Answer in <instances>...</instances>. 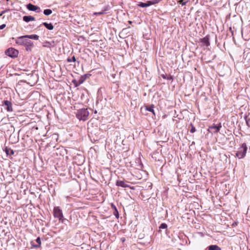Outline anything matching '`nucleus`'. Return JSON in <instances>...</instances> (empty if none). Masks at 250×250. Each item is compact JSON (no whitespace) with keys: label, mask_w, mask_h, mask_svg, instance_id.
<instances>
[{"label":"nucleus","mask_w":250,"mask_h":250,"mask_svg":"<svg viewBox=\"0 0 250 250\" xmlns=\"http://www.w3.org/2000/svg\"><path fill=\"white\" fill-rule=\"evenodd\" d=\"M16 43L19 45H24L27 51L30 50L33 46V43L28 39L25 36L18 38L16 40Z\"/></svg>","instance_id":"nucleus-1"},{"label":"nucleus","mask_w":250,"mask_h":250,"mask_svg":"<svg viewBox=\"0 0 250 250\" xmlns=\"http://www.w3.org/2000/svg\"><path fill=\"white\" fill-rule=\"evenodd\" d=\"M89 112L87 109L82 108L77 111L76 117L79 120L85 121L87 119Z\"/></svg>","instance_id":"nucleus-2"},{"label":"nucleus","mask_w":250,"mask_h":250,"mask_svg":"<svg viewBox=\"0 0 250 250\" xmlns=\"http://www.w3.org/2000/svg\"><path fill=\"white\" fill-rule=\"evenodd\" d=\"M247 148L246 144L245 143H243L241 147L238 148V150L236 153V157L239 159L244 158L246 156Z\"/></svg>","instance_id":"nucleus-3"},{"label":"nucleus","mask_w":250,"mask_h":250,"mask_svg":"<svg viewBox=\"0 0 250 250\" xmlns=\"http://www.w3.org/2000/svg\"><path fill=\"white\" fill-rule=\"evenodd\" d=\"M18 53V51L13 48H9L5 51V54L11 58L16 57Z\"/></svg>","instance_id":"nucleus-4"},{"label":"nucleus","mask_w":250,"mask_h":250,"mask_svg":"<svg viewBox=\"0 0 250 250\" xmlns=\"http://www.w3.org/2000/svg\"><path fill=\"white\" fill-rule=\"evenodd\" d=\"M53 213L54 217L58 218L59 220H61L63 218L62 210L59 207H56L54 208Z\"/></svg>","instance_id":"nucleus-5"},{"label":"nucleus","mask_w":250,"mask_h":250,"mask_svg":"<svg viewBox=\"0 0 250 250\" xmlns=\"http://www.w3.org/2000/svg\"><path fill=\"white\" fill-rule=\"evenodd\" d=\"M221 127V123H219L217 125H213L208 127V131L212 134L216 133L219 131Z\"/></svg>","instance_id":"nucleus-6"},{"label":"nucleus","mask_w":250,"mask_h":250,"mask_svg":"<svg viewBox=\"0 0 250 250\" xmlns=\"http://www.w3.org/2000/svg\"><path fill=\"white\" fill-rule=\"evenodd\" d=\"M2 106L8 112L13 111L12 104L11 102L7 100L4 101Z\"/></svg>","instance_id":"nucleus-7"},{"label":"nucleus","mask_w":250,"mask_h":250,"mask_svg":"<svg viewBox=\"0 0 250 250\" xmlns=\"http://www.w3.org/2000/svg\"><path fill=\"white\" fill-rule=\"evenodd\" d=\"M26 7L29 11H36L37 12H40L41 11L40 8L39 7L34 5L31 3L27 4Z\"/></svg>","instance_id":"nucleus-8"},{"label":"nucleus","mask_w":250,"mask_h":250,"mask_svg":"<svg viewBox=\"0 0 250 250\" xmlns=\"http://www.w3.org/2000/svg\"><path fill=\"white\" fill-rule=\"evenodd\" d=\"M116 185L118 187H121L123 188H126L129 187V186L124 181H117L116 182Z\"/></svg>","instance_id":"nucleus-9"},{"label":"nucleus","mask_w":250,"mask_h":250,"mask_svg":"<svg viewBox=\"0 0 250 250\" xmlns=\"http://www.w3.org/2000/svg\"><path fill=\"white\" fill-rule=\"evenodd\" d=\"M111 207L114 210V212H113L114 215H115V216L116 217V218H117V219L119 218V212H118V211L117 210L116 207L113 203H112L111 204Z\"/></svg>","instance_id":"nucleus-10"},{"label":"nucleus","mask_w":250,"mask_h":250,"mask_svg":"<svg viewBox=\"0 0 250 250\" xmlns=\"http://www.w3.org/2000/svg\"><path fill=\"white\" fill-rule=\"evenodd\" d=\"M201 42L203 45L208 46L210 45L209 39L208 37H206L201 40Z\"/></svg>","instance_id":"nucleus-11"},{"label":"nucleus","mask_w":250,"mask_h":250,"mask_svg":"<svg viewBox=\"0 0 250 250\" xmlns=\"http://www.w3.org/2000/svg\"><path fill=\"white\" fill-rule=\"evenodd\" d=\"M23 20L24 21L28 22L30 21H34L35 20V18L31 16H25L23 17Z\"/></svg>","instance_id":"nucleus-12"},{"label":"nucleus","mask_w":250,"mask_h":250,"mask_svg":"<svg viewBox=\"0 0 250 250\" xmlns=\"http://www.w3.org/2000/svg\"><path fill=\"white\" fill-rule=\"evenodd\" d=\"M151 5L150 1H147L146 3L140 2L138 4V6L141 7H146Z\"/></svg>","instance_id":"nucleus-13"},{"label":"nucleus","mask_w":250,"mask_h":250,"mask_svg":"<svg viewBox=\"0 0 250 250\" xmlns=\"http://www.w3.org/2000/svg\"><path fill=\"white\" fill-rule=\"evenodd\" d=\"M25 37H26L28 39H32L34 40H39V37L35 34H32L30 35H25Z\"/></svg>","instance_id":"nucleus-14"},{"label":"nucleus","mask_w":250,"mask_h":250,"mask_svg":"<svg viewBox=\"0 0 250 250\" xmlns=\"http://www.w3.org/2000/svg\"><path fill=\"white\" fill-rule=\"evenodd\" d=\"M43 25H44V26L47 28L49 30H52L54 28V26L53 25H52V23H47V22H43Z\"/></svg>","instance_id":"nucleus-15"},{"label":"nucleus","mask_w":250,"mask_h":250,"mask_svg":"<svg viewBox=\"0 0 250 250\" xmlns=\"http://www.w3.org/2000/svg\"><path fill=\"white\" fill-rule=\"evenodd\" d=\"M85 80V75L82 76L78 80V83L76 84V86L80 85L82 84Z\"/></svg>","instance_id":"nucleus-16"},{"label":"nucleus","mask_w":250,"mask_h":250,"mask_svg":"<svg viewBox=\"0 0 250 250\" xmlns=\"http://www.w3.org/2000/svg\"><path fill=\"white\" fill-rule=\"evenodd\" d=\"M208 250H221V249L217 245H210L208 247Z\"/></svg>","instance_id":"nucleus-17"},{"label":"nucleus","mask_w":250,"mask_h":250,"mask_svg":"<svg viewBox=\"0 0 250 250\" xmlns=\"http://www.w3.org/2000/svg\"><path fill=\"white\" fill-rule=\"evenodd\" d=\"M153 108H154V105H150L149 106L146 107V110L152 112L153 114L154 115H155L154 110Z\"/></svg>","instance_id":"nucleus-18"},{"label":"nucleus","mask_w":250,"mask_h":250,"mask_svg":"<svg viewBox=\"0 0 250 250\" xmlns=\"http://www.w3.org/2000/svg\"><path fill=\"white\" fill-rule=\"evenodd\" d=\"M52 13V10L49 9H45L43 11V13L46 16H48V15H50Z\"/></svg>","instance_id":"nucleus-19"},{"label":"nucleus","mask_w":250,"mask_h":250,"mask_svg":"<svg viewBox=\"0 0 250 250\" xmlns=\"http://www.w3.org/2000/svg\"><path fill=\"white\" fill-rule=\"evenodd\" d=\"M36 242L37 243H38V245H34L33 246L35 247H36V248H39L41 246V239L40 237H38L37 239H36Z\"/></svg>","instance_id":"nucleus-20"},{"label":"nucleus","mask_w":250,"mask_h":250,"mask_svg":"<svg viewBox=\"0 0 250 250\" xmlns=\"http://www.w3.org/2000/svg\"><path fill=\"white\" fill-rule=\"evenodd\" d=\"M188 1V0H180L178 2L181 4L182 5H186L187 2Z\"/></svg>","instance_id":"nucleus-21"},{"label":"nucleus","mask_w":250,"mask_h":250,"mask_svg":"<svg viewBox=\"0 0 250 250\" xmlns=\"http://www.w3.org/2000/svg\"><path fill=\"white\" fill-rule=\"evenodd\" d=\"M167 227V225L166 223H162L159 227L160 229H166Z\"/></svg>","instance_id":"nucleus-22"},{"label":"nucleus","mask_w":250,"mask_h":250,"mask_svg":"<svg viewBox=\"0 0 250 250\" xmlns=\"http://www.w3.org/2000/svg\"><path fill=\"white\" fill-rule=\"evenodd\" d=\"M67 61L68 62H75L76 61V59H75V57L74 56H73L71 58H68L67 59Z\"/></svg>","instance_id":"nucleus-23"},{"label":"nucleus","mask_w":250,"mask_h":250,"mask_svg":"<svg viewBox=\"0 0 250 250\" xmlns=\"http://www.w3.org/2000/svg\"><path fill=\"white\" fill-rule=\"evenodd\" d=\"M196 131V128L193 125H191V128L190 129V132L191 133H194Z\"/></svg>","instance_id":"nucleus-24"},{"label":"nucleus","mask_w":250,"mask_h":250,"mask_svg":"<svg viewBox=\"0 0 250 250\" xmlns=\"http://www.w3.org/2000/svg\"><path fill=\"white\" fill-rule=\"evenodd\" d=\"M246 124L247 125L250 127V119L249 118V119H246Z\"/></svg>","instance_id":"nucleus-25"},{"label":"nucleus","mask_w":250,"mask_h":250,"mask_svg":"<svg viewBox=\"0 0 250 250\" xmlns=\"http://www.w3.org/2000/svg\"><path fill=\"white\" fill-rule=\"evenodd\" d=\"M73 83L75 84V85L76 86V84L78 83V80H74L73 81Z\"/></svg>","instance_id":"nucleus-26"},{"label":"nucleus","mask_w":250,"mask_h":250,"mask_svg":"<svg viewBox=\"0 0 250 250\" xmlns=\"http://www.w3.org/2000/svg\"><path fill=\"white\" fill-rule=\"evenodd\" d=\"M5 27V24H3L0 26V29H2Z\"/></svg>","instance_id":"nucleus-27"},{"label":"nucleus","mask_w":250,"mask_h":250,"mask_svg":"<svg viewBox=\"0 0 250 250\" xmlns=\"http://www.w3.org/2000/svg\"><path fill=\"white\" fill-rule=\"evenodd\" d=\"M10 11V9H6L4 11H3V12H4V14L8 11Z\"/></svg>","instance_id":"nucleus-28"},{"label":"nucleus","mask_w":250,"mask_h":250,"mask_svg":"<svg viewBox=\"0 0 250 250\" xmlns=\"http://www.w3.org/2000/svg\"><path fill=\"white\" fill-rule=\"evenodd\" d=\"M103 13H104L101 12H99V13H95V14H97V15H100V14H102Z\"/></svg>","instance_id":"nucleus-29"},{"label":"nucleus","mask_w":250,"mask_h":250,"mask_svg":"<svg viewBox=\"0 0 250 250\" xmlns=\"http://www.w3.org/2000/svg\"><path fill=\"white\" fill-rule=\"evenodd\" d=\"M4 14V12H3V11H2L0 13V17H1L3 14Z\"/></svg>","instance_id":"nucleus-30"},{"label":"nucleus","mask_w":250,"mask_h":250,"mask_svg":"<svg viewBox=\"0 0 250 250\" xmlns=\"http://www.w3.org/2000/svg\"><path fill=\"white\" fill-rule=\"evenodd\" d=\"M11 155L14 154V152H13V151L12 150H11Z\"/></svg>","instance_id":"nucleus-31"},{"label":"nucleus","mask_w":250,"mask_h":250,"mask_svg":"<svg viewBox=\"0 0 250 250\" xmlns=\"http://www.w3.org/2000/svg\"><path fill=\"white\" fill-rule=\"evenodd\" d=\"M6 152L7 154H8V151L7 149H6Z\"/></svg>","instance_id":"nucleus-32"},{"label":"nucleus","mask_w":250,"mask_h":250,"mask_svg":"<svg viewBox=\"0 0 250 250\" xmlns=\"http://www.w3.org/2000/svg\"><path fill=\"white\" fill-rule=\"evenodd\" d=\"M248 210H249V209H248ZM250 213H249V211L248 212V214H249Z\"/></svg>","instance_id":"nucleus-33"},{"label":"nucleus","mask_w":250,"mask_h":250,"mask_svg":"<svg viewBox=\"0 0 250 250\" xmlns=\"http://www.w3.org/2000/svg\"><path fill=\"white\" fill-rule=\"evenodd\" d=\"M249 250H250V249Z\"/></svg>","instance_id":"nucleus-34"}]
</instances>
